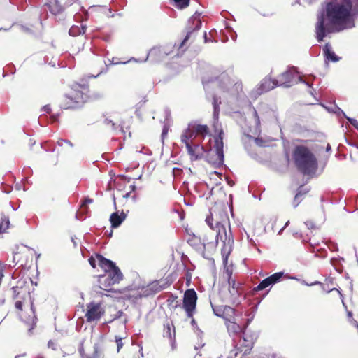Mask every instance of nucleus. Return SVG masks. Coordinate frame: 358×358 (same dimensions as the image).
I'll return each instance as SVG.
<instances>
[{
	"instance_id": "nucleus-37",
	"label": "nucleus",
	"mask_w": 358,
	"mask_h": 358,
	"mask_svg": "<svg viewBox=\"0 0 358 358\" xmlns=\"http://www.w3.org/2000/svg\"><path fill=\"white\" fill-rule=\"evenodd\" d=\"M354 127L357 129H358V121L357 123L354 124Z\"/></svg>"
},
{
	"instance_id": "nucleus-45",
	"label": "nucleus",
	"mask_w": 358,
	"mask_h": 358,
	"mask_svg": "<svg viewBox=\"0 0 358 358\" xmlns=\"http://www.w3.org/2000/svg\"><path fill=\"white\" fill-rule=\"evenodd\" d=\"M289 221H287V222H286L285 227H286L289 224Z\"/></svg>"
},
{
	"instance_id": "nucleus-2",
	"label": "nucleus",
	"mask_w": 358,
	"mask_h": 358,
	"mask_svg": "<svg viewBox=\"0 0 358 358\" xmlns=\"http://www.w3.org/2000/svg\"><path fill=\"white\" fill-rule=\"evenodd\" d=\"M222 134L223 132L220 131L217 137L210 140L208 150L199 143L185 146L191 161L199 160L206 156L210 164L215 166L222 165L224 162Z\"/></svg>"
},
{
	"instance_id": "nucleus-15",
	"label": "nucleus",
	"mask_w": 358,
	"mask_h": 358,
	"mask_svg": "<svg viewBox=\"0 0 358 358\" xmlns=\"http://www.w3.org/2000/svg\"><path fill=\"white\" fill-rule=\"evenodd\" d=\"M46 6L49 8L50 13L53 15L59 14L64 10L63 7L59 4L57 0H48Z\"/></svg>"
},
{
	"instance_id": "nucleus-48",
	"label": "nucleus",
	"mask_w": 358,
	"mask_h": 358,
	"mask_svg": "<svg viewBox=\"0 0 358 358\" xmlns=\"http://www.w3.org/2000/svg\"><path fill=\"white\" fill-rule=\"evenodd\" d=\"M357 130H358V129H357Z\"/></svg>"
},
{
	"instance_id": "nucleus-5",
	"label": "nucleus",
	"mask_w": 358,
	"mask_h": 358,
	"mask_svg": "<svg viewBox=\"0 0 358 358\" xmlns=\"http://www.w3.org/2000/svg\"><path fill=\"white\" fill-rule=\"evenodd\" d=\"M85 92H87V88L84 86L73 85L71 91L65 95L62 107L65 109L79 107L86 101Z\"/></svg>"
},
{
	"instance_id": "nucleus-11",
	"label": "nucleus",
	"mask_w": 358,
	"mask_h": 358,
	"mask_svg": "<svg viewBox=\"0 0 358 358\" xmlns=\"http://www.w3.org/2000/svg\"><path fill=\"white\" fill-rule=\"evenodd\" d=\"M113 275L110 278L104 275H99V287L106 291H110V287L115 284L119 283L122 280L123 275L120 269L113 270Z\"/></svg>"
},
{
	"instance_id": "nucleus-26",
	"label": "nucleus",
	"mask_w": 358,
	"mask_h": 358,
	"mask_svg": "<svg viewBox=\"0 0 358 358\" xmlns=\"http://www.w3.org/2000/svg\"><path fill=\"white\" fill-rule=\"evenodd\" d=\"M74 3H76L78 4V7H80V4L77 2V0H68L66 2V6H70L71 5L73 4Z\"/></svg>"
},
{
	"instance_id": "nucleus-6",
	"label": "nucleus",
	"mask_w": 358,
	"mask_h": 358,
	"mask_svg": "<svg viewBox=\"0 0 358 358\" xmlns=\"http://www.w3.org/2000/svg\"><path fill=\"white\" fill-rule=\"evenodd\" d=\"M215 85L218 87L217 94L222 93L236 96L242 90L241 83L236 78L231 79L227 74H222L215 82Z\"/></svg>"
},
{
	"instance_id": "nucleus-43",
	"label": "nucleus",
	"mask_w": 358,
	"mask_h": 358,
	"mask_svg": "<svg viewBox=\"0 0 358 358\" xmlns=\"http://www.w3.org/2000/svg\"><path fill=\"white\" fill-rule=\"evenodd\" d=\"M330 148H331L330 145H327V151H328V150H330Z\"/></svg>"
},
{
	"instance_id": "nucleus-12",
	"label": "nucleus",
	"mask_w": 358,
	"mask_h": 358,
	"mask_svg": "<svg viewBox=\"0 0 358 358\" xmlns=\"http://www.w3.org/2000/svg\"><path fill=\"white\" fill-rule=\"evenodd\" d=\"M104 312V309L100 303L91 302L86 307V320L88 322L96 321L102 317Z\"/></svg>"
},
{
	"instance_id": "nucleus-23",
	"label": "nucleus",
	"mask_w": 358,
	"mask_h": 358,
	"mask_svg": "<svg viewBox=\"0 0 358 358\" xmlns=\"http://www.w3.org/2000/svg\"><path fill=\"white\" fill-rule=\"evenodd\" d=\"M221 103V101L218 100L217 97L213 98V108H214V117H217L219 113V106Z\"/></svg>"
},
{
	"instance_id": "nucleus-22",
	"label": "nucleus",
	"mask_w": 358,
	"mask_h": 358,
	"mask_svg": "<svg viewBox=\"0 0 358 358\" xmlns=\"http://www.w3.org/2000/svg\"><path fill=\"white\" fill-rule=\"evenodd\" d=\"M162 50L159 49V48H152V50H150V51L149 52L148 56H147V58L148 57H150L155 60H157V58H155V57L157 56H161L162 55Z\"/></svg>"
},
{
	"instance_id": "nucleus-16",
	"label": "nucleus",
	"mask_w": 358,
	"mask_h": 358,
	"mask_svg": "<svg viewBox=\"0 0 358 358\" xmlns=\"http://www.w3.org/2000/svg\"><path fill=\"white\" fill-rule=\"evenodd\" d=\"M126 215L122 212L120 215L118 213H113L110 217V221L113 227H119L125 220Z\"/></svg>"
},
{
	"instance_id": "nucleus-42",
	"label": "nucleus",
	"mask_w": 358,
	"mask_h": 358,
	"mask_svg": "<svg viewBox=\"0 0 358 358\" xmlns=\"http://www.w3.org/2000/svg\"><path fill=\"white\" fill-rule=\"evenodd\" d=\"M355 327H356L357 328V329H358V323H357L356 321H355Z\"/></svg>"
},
{
	"instance_id": "nucleus-44",
	"label": "nucleus",
	"mask_w": 358,
	"mask_h": 358,
	"mask_svg": "<svg viewBox=\"0 0 358 358\" xmlns=\"http://www.w3.org/2000/svg\"><path fill=\"white\" fill-rule=\"evenodd\" d=\"M32 323H33L34 324H35V323H36V322H35V317H34V319H33Z\"/></svg>"
},
{
	"instance_id": "nucleus-13",
	"label": "nucleus",
	"mask_w": 358,
	"mask_h": 358,
	"mask_svg": "<svg viewBox=\"0 0 358 358\" xmlns=\"http://www.w3.org/2000/svg\"><path fill=\"white\" fill-rule=\"evenodd\" d=\"M283 273L281 272L275 273L267 278L263 280L255 288V290L260 291L266 289L271 285H273L280 281L282 277Z\"/></svg>"
},
{
	"instance_id": "nucleus-10",
	"label": "nucleus",
	"mask_w": 358,
	"mask_h": 358,
	"mask_svg": "<svg viewBox=\"0 0 358 358\" xmlns=\"http://www.w3.org/2000/svg\"><path fill=\"white\" fill-rule=\"evenodd\" d=\"M197 294L194 289H187L183 297L182 308L187 316L192 318L194 314L196 306Z\"/></svg>"
},
{
	"instance_id": "nucleus-31",
	"label": "nucleus",
	"mask_w": 358,
	"mask_h": 358,
	"mask_svg": "<svg viewBox=\"0 0 358 358\" xmlns=\"http://www.w3.org/2000/svg\"><path fill=\"white\" fill-rule=\"evenodd\" d=\"M190 34H191V32H189V33L187 34V36H185V39L183 40V41H182V43L181 45H184V44L186 43V41L189 38Z\"/></svg>"
},
{
	"instance_id": "nucleus-36",
	"label": "nucleus",
	"mask_w": 358,
	"mask_h": 358,
	"mask_svg": "<svg viewBox=\"0 0 358 358\" xmlns=\"http://www.w3.org/2000/svg\"><path fill=\"white\" fill-rule=\"evenodd\" d=\"M36 358H44L43 355L39 354L36 356Z\"/></svg>"
},
{
	"instance_id": "nucleus-7",
	"label": "nucleus",
	"mask_w": 358,
	"mask_h": 358,
	"mask_svg": "<svg viewBox=\"0 0 358 358\" xmlns=\"http://www.w3.org/2000/svg\"><path fill=\"white\" fill-rule=\"evenodd\" d=\"M208 133V129L206 125H201L196 122H191L187 127L183 130L180 135V141L187 145L196 143L194 140L197 136H205Z\"/></svg>"
},
{
	"instance_id": "nucleus-21",
	"label": "nucleus",
	"mask_w": 358,
	"mask_h": 358,
	"mask_svg": "<svg viewBox=\"0 0 358 358\" xmlns=\"http://www.w3.org/2000/svg\"><path fill=\"white\" fill-rule=\"evenodd\" d=\"M10 225V222L8 218H4L0 222V234L6 231Z\"/></svg>"
},
{
	"instance_id": "nucleus-19",
	"label": "nucleus",
	"mask_w": 358,
	"mask_h": 358,
	"mask_svg": "<svg viewBox=\"0 0 358 358\" xmlns=\"http://www.w3.org/2000/svg\"><path fill=\"white\" fill-rule=\"evenodd\" d=\"M86 27L82 26L81 27L77 26H73L69 29V34L71 36H75L77 35H80L82 34H85Z\"/></svg>"
},
{
	"instance_id": "nucleus-25",
	"label": "nucleus",
	"mask_w": 358,
	"mask_h": 358,
	"mask_svg": "<svg viewBox=\"0 0 358 358\" xmlns=\"http://www.w3.org/2000/svg\"><path fill=\"white\" fill-rule=\"evenodd\" d=\"M116 343L117 345V351L119 352L123 345L122 338L116 337Z\"/></svg>"
},
{
	"instance_id": "nucleus-27",
	"label": "nucleus",
	"mask_w": 358,
	"mask_h": 358,
	"mask_svg": "<svg viewBox=\"0 0 358 358\" xmlns=\"http://www.w3.org/2000/svg\"><path fill=\"white\" fill-rule=\"evenodd\" d=\"M48 348H52L53 350L55 349V347H56V344L55 343V342H53L52 341H50L48 343Z\"/></svg>"
},
{
	"instance_id": "nucleus-33",
	"label": "nucleus",
	"mask_w": 358,
	"mask_h": 358,
	"mask_svg": "<svg viewBox=\"0 0 358 358\" xmlns=\"http://www.w3.org/2000/svg\"><path fill=\"white\" fill-rule=\"evenodd\" d=\"M306 224L308 228H314V224L312 222H306Z\"/></svg>"
},
{
	"instance_id": "nucleus-35",
	"label": "nucleus",
	"mask_w": 358,
	"mask_h": 358,
	"mask_svg": "<svg viewBox=\"0 0 358 358\" xmlns=\"http://www.w3.org/2000/svg\"><path fill=\"white\" fill-rule=\"evenodd\" d=\"M255 115L257 117V124H259V117L257 116V112L255 110Z\"/></svg>"
},
{
	"instance_id": "nucleus-32",
	"label": "nucleus",
	"mask_w": 358,
	"mask_h": 358,
	"mask_svg": "<svg viewBox=\"0 0 358 358\" xmlns=\"http://www.w3.org/2000/svg\"><path fill=\"white\" fill-rule=\"evenodd\" d=\"M67 143V144L70 145L71 146L72 145H71V143L69 141H68L62 140V141H58V143H59V145H62V143Z\"/></svg>"
},
{
	"instance_id": "nucleus-9",
	"label": "nucleus",
	"mask_w": 358,
	"mask_h": 358,
	"mask_svg": "<svg viewBox=\"0 0 358 358\" xmlns=\"http://www.w3.org/2000/svg\"><path fill=\"white\" fill-rule=\"evenodd\" d=\"M89 262L93 268H95L96 265L99 266L105 271V275L108 276L110 278L113 275V270L119 269L114 262L104 258L100 255H96L95 257H91L89 259Z\"/></svg>"
},
{
	"instance_id": "nucleus-20",
	"label": "nucleus",
	"mask_w": 358,
	"mask_h": 358,
	"mask_svg": "<svg viewBox=\"0 0 358 358\" xmlns=\"http://www.w3.org/2000/svg\"><path fill=\"white\" fill-rule=\"evenodd\" d=\"M166 330H165V336H167L171 342L173 341L174 337H175V329L172 324H166L165 326Z\"/></svg>"
},
{
	"instance_id": "nucleus-14",
	"label": "nucleus",
	"mask_w": 358,
	"mask_h": 358,
	"mask_svg": "<svg viewBox=\"0 0 358 358\" xmlns=\"http://www.w3.org/2000/svg\"><path fill=\"white\" fill-rule=\"evenodd\" d=\"M276 86H278L276 80H273L270 78H266L262 81V83L260 84V87H259L260 92L259 93L260 94V93H263L264 92L269 91V90L273 89Z\"/></svg>"
},
{
	"instance_id": "nucleus-8",
	"label": "nucleus",
	"mask_w": 358,
	"mask_h": 358,
	"mask_svg": "<svg viewBox=\"0 0 358 358\" xmlns=\"http://www.w3.org/2000/svg\"><path fill=\"white\" fill-rule=\"evenodd\" d=\"M278 86L289 87L299 82L305 83L306 85L310 86L308 81L303 80L302 77L299 76L296 69L292 67L286 72L282 73L276 80Z\"/></svg>"
},
{
	"instance_id": "nucleus-17",
	"label": "nucleus",
	"mask_w": 358,
	"mask_h": 358,
	"mask_svg": "<svg viewBox=\"0 0 358 358\" xmlns=\"http://www.w3.org/2000/svg\"><path fill=\"white\" fill-rule=\"evenodd\" d=\"M324 52L326 58L328 60L331 62H338L339 58L335 55V53L331 50V46L329 45H326L324 48Z\"/></svg>"
},
{
	"instance_id": "nucleus-39",
	"label": "nucleus",
	"mask_w": 358,
	"mask_h": 358,
	"mask_svg": "<svg viewBox=\"0 0 358 358\" xmlns=\"http://www.w3.org/2000/svg\"><path fill=\"white\" fill-rule=\"evenodd\" d=\"M348 315L349 317H352V313L351 312H348Z\"/></svg>"
},
{
	"instance_id": "nucleus-4",
	"label": "nucleus",
	"mask_w": 358,
	"mask_h": 358,
	"mask_svg": "<svg viewBox=\"0 0 358 358\" xmlns=\"http://www.w3.org/2000/svg\"><path fill=\"white\" fill-rule=\"evenodd\" d=\"M294 159L298 168L306 174H310L317 169V162L315 156L304 146L296 148Z\"/></svg>"
},
{
	"instance_id": "nucleus-38",
	"label": "nucleus",
	"mask_w": 358,
	"mask_h": 358,
	"mask_svg": "<svg viewBox=\"0 0 358 358\" xmlns=\"http://www.w3.org/2000/svg\"><path fill=\"white\" fill-rule=\"evenodd\" d=\"M255 141H256L257 144L260 145V143H259V138H256V139H255Z\"/></svg>"
},
{
	"instance_id": "nucleus-47",
	"label": "nucleus",
	"mask_w": 358,
	"mask_h": 358,
	"mask_svg": "<svg viewBox=\"0 0 358 358\" xmlns=\"http://www.w3.org/2000/svg\"><path fill=\"white\" fill-rule=\"evenodd\" d=\"M232 289L233 291H235V287L234 286L232 287Z\"/></svg>"
},
{
	"instance_id": "nucleus-34",
	"label": "nucleus",
	"mask_w": 358,
	"mask_h": 358,
	"mask_svg": "<svg viewBox=\"0 0 358 358\" xmlns=\"http://www.w3.org/2000/svg\"><path fill=\"white\" fill-rule=\"evenodd\" d=\"M43 110L49 113L50 110V106L46 105L43 108Z\"/></svg>"
},
{
	"instance_id": "nucleus-46",
	"label": "nucleus",
	"mask_w": 358,
	"mask_h": 358,
	"mask_svg": "<svg viewBox=\"0 0 358 358\" xmlns=\"http://www.w3.org/2000/svg\"><path fill=\"white\" fill-rule=\"evenodd\" d=\"M131 188H132V190H134V189H135V186H134V185H132V186H131Z\"/></svg>"
},
{
	"instance_id": "nucleus-1",
	"label": "nucleus",
	"mask_w": 358,
	"mask_h": 358,
	"mask_svg": "<svg viewBox=\"0 0 358 358\" xmlns=\"http://www.w3.org/2000/svg\"><path fill=\"white\" fill-rule=\"evenodd\" d=\"M329 23L324 25V12L317 16L316 34L318 41H322L327 34L340 31L355 26L354 16L358 14V9L352 0H341L329 3L326 7Z\"/></svg>"
},
{
	"instance_id": "nucleus-24",
	"label": "nucleus",
	"mask_w": 358,
	"mask_h": 358,
	"mask_svg": "<svg viewBox=\"0 0 358 358\" xmlns=\"http://www.w3.org/2000/svg\"><path fill=\"white\" fill-rule=\"evenodd\" d=\"M176 6L180 8H184L188 6L189 0H174Z\"/></svg>"
},
{
	"instance_id": "nucleus-40",
	"label": "nucleus",
	"mask_w": 358,
	"mask_h": 358,
	"mask_svg": "<svg viewBox=\"0 0 358 358\" xmlns=\"http://www.w3.org/2000/svg\"><path fill=\"white\" fill-rule=\"evenodd\" d=\"M191 323L192 325H194L196 323L194 319L192 320Z\"/></svg>"
},
{
	"instance_id": "nucleus-30",
	"label": "nucleus",
	"mask_w": 358,
	"mask_h": 358,
	"mask_svg": "<svg viewBox=\"0 0 358 358\" xmlns=\"http://www.w3.org/2000/svg\"><path fill=\"white\" fill-rule=\"evenodd\" d=\"M92 203V200L91 199H85L84 202L83 203L82 206H85L88 203Z\"/></svg>"
},
{
	"instance_id": "nucleus-18",
	"label": "nucleus",
	"mask_w": 358,
	"mask_h": 358,
	"mask_svg": "<svg viewBox=\"0 0 358 358\" xmlns=\"http://www.w3.org/2000/svg\"><path fill=\"white\" fill-rule=\"evenodd\" d=\"M227 327L229 332L233 334H238L241 331V327L234 322L229 321L227 323Z\"/></svg>"
},
{
	"instance_id": "nucleus-3",
	"label": "nucleus",
	"mask_w": 358,
	"mask_h": 358,
	"mask_svg": "<svg viewBox=\"0 0 358 358\" xmlns=\"http://www.w3.org/2000/svg\"><path fill=\"white\" fill-rule=\"evenodd\" d=\"M212 220L213 219L210 217H208L206 219V222L208 225L211 229L216 231V243L217 244H219V243H222V257L224 262L227 264L228 257L232 251L234 245V238L231 230L229 229L227 231L224 224H222L220 222H217L214 228Z\"/></svg>"
},
{
	"instance_id": "nucleus-41",
	"label": "nucleus",
	"mask_w": 358,
	"mask_h": 358,
	"mask_svg": "<svg viewBox=\"0 0 358 358\" xmlns=\"http://www.w3.org/2000/svg\"><path fill=\"white\" fill-rule=\"evenodd\" d=\"M299 198V194H297L295 196V200H297Z\"/></svg>"
},
{
	"instance_id": "nucleus-29",
	"label": "nucleus",
	"mask_w": 358,
	"mask_h": 358,
	"mask_svg": "<svg viewBox=\"0 0 358 358\" xmlns=\"http://www.w3.org/2000/svg\"><path fill=\"white\" fill-rule=\"evenodd\" d=\"M347 119L352 126H354V124L357 122V120L355 119L350 118V117H347Z\"/></svg>"
},
{
	"instance_id": "nucleus-28",
	"label": "nucleus",
	"mask_w": 358,
	"mask_h": 358,
	"mask_svg": "<svg viewBox=\"0 0 358 358\" xmlns=\"http://www.w3.org/2000/svg\"><path fill=\"white\" fill-rule=\"evenodd\" d=\"M15 306L16 308H17L19 310H22V303L21 301H16Z\"/></svg>"
}]
</instances>
